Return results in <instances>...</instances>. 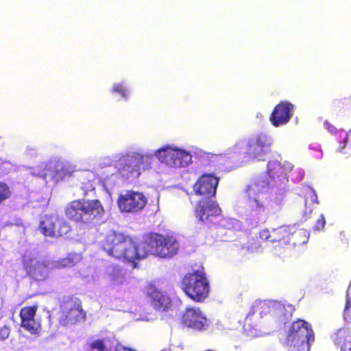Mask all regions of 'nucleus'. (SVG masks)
<instances>
[{"label": "nucleus", "instance_id": "393cba45", "mask_svg": "<svg viewBox=\"0 0 351 351\" xmlns=\"http://www.w3.org/2000/svg\"><path fill=\"white\" fill-rule=\"evenodd\" d=\"M294 229V226H280L276 229H272L273 235H275L278 239L276 241L285 239V237L291 235V231Z\"/></svg>", "mask_w": 351, "mask_h": 351}, {"label": "nucleus", "instance_id": "423d86ee", "mask_svg": "<svg viewBox=\"0 0 351 351\" xmlns=\"http://www.w3.org/2000/svg\"><path fill=\"white\" fill-rule=\"evenodd\" d=\"M81 259V254L78 253H71L66 258L56 262H46L25 256L23 263L30 276L36 280H44L48 277L51 269L53 268L73 267L79 263Z\"/></svg>", "mask_w": 351, "mask_h": 351}, {"label": "nucleus", "instance_id": "4c0bfd02", "mask_svg": "<svg viewBox=\"0 0 351 351\" xmlns=\"http://www.w3.org/2000/svg\"><path fill=\"white\" fill-rule=\"evenodd\" d=\"M27 150L28 152H29L30 154H34L36 152V150L34 147H27Z\"/></svg>", "mask_w": 351, "mask_h": 351}, {"label": "nucleus", "instance_id": "20e7f679", "mask_svg": "<svg viewBox=\"0 0 351 351\" xmlns=\"http://www.w3.org/2000/svg\"><path fill=\"white\" fill-rule=\"evenodd\" d=\"M280 341L292 351H309L314 341V332L308 323L298 319L288 328Z\"/></svg>", "mask_w": 351, "mask_h": 351}, {"label": "nucleus", "instance_id": "72a5a7b5", "mask_svg": "<svg viewBox=\"0 0 351 351\" xmlns=\"http://www.w3.org/2000/svg\"><path fill=\"white\" fill-rule=\"evenodd\" d=\"M82 189L85 191V193H86L88 191H91L94 190V186L92 182H88L87 184H85V183L82 182Z\"/></svg>", "mask_w": 351, "mask_h": 351}, {"label": "nucleus", "instance_id": "aec40b11", "mask_svg": "<svg viewBox=\"0 0 351 351\" xmlns=\"http://www.w3.org/2000/svg\"><path fill=\"white\" fill-rule=\"evenodd\" d=\"M105 276L114 285H121L126 280L124 271L117 266H108L106 269Z\"/></svg>", "mask_w": 351, "mask_h": 351}, {"label": "nucleus", "instance_id": "ddd939ff", "mask_svg": "<svg viewBox=\"0 0 351 351\" xmlns=\"http://www.w3.org/2000/svg\"><path fill=\"white\" fill-rule=\"evenodd\" d=\"M85 317L86 314L80 303L76 300H69L64 302L62 306L59 322L61 325L66 326L84 321Z\"/></svg>", "mask_w": 351, "mask_h": 351}, {"label": "nucleus", "instance_id": "bb28decb", "mask_svg": "<svg viewBox=\"0 0 351 351\" xmlns=\"http://www.w3.org/2000/svg\"><path fill=\"white\" fill-rule=\"evenodd\" d=\"M260 237L263 240L269 241L271 242H274L278 239L275 235H273L272 230L269 231L268 230H263L261 231Z\"/></svg>", "mask_w": 351, "mask_h": 351}, {"label": "nucleus", "instance_id": "f8f14e48", "mask_svg": "<svg viewBox=\"0 0 351 351\" xmlns=\"http://www.w3.org/2000/svg\"><path fill=\"white\" fill-rule=\"evenodd\" d=\"M40 229L45 236L61 237L69 232L70 227L63 218L51 215L44 217L40 221Z\"/></svg>", "mask_w": 351, "mask_h": 351}, {"label": "nucleus", "instance_id": "412c9836", "mask_svg": "<svg viewBox=\"0 0 351 351\" xmlns=\"http://www.w3.org/2000/svg\"><path fill=\"white\" fill-rule=\"evenodd\" d=\"M255 316V319H257L258 317V314L257 311L253 313L252 308L248 313L246 316L245 324L243 326V329L247 335L250 337H258L261 335V331L257 328V326H253L252 321L253 319V317Z\"/></svg>", "mask_w": 351, "mask_h": 351}, {"label": "nucleus", "instance_id": "a19ab883", "mask_svg": "<svg viewBox=\"0 0 351 351\" xmlns=\"http://www.w3.org/2000/svg\"><path fill=\"white\" fill-rule=\"evenodd\" d=\"M350 289H351V287H350L348 288V292H350Z\"/></svg>", "mask_w": 351, "mask_h": 351}, {"label": "nucleus", "instance_id": "e433bc0d", "mask_svg": "<svg viewBox=\"0 0 351 351\" xmlns=\"http://www.w3.org/2000/svg\"><path fill=\"white\" fill-rule=\"evenodd\" d=\"M115 351H133V350H131V349H129V348H127L119 346H117L116 348Z\"/></svg>", "mask_w": 351, "mask_h": 351}, {"label": "nucleus", "instance_id": "9d476101", "mask_svg": "<svg viewBox=\"0 0 351 351\" xmlns=\"http://www.w3.org/2000/svg\"><path fill=\"white\" fill-rule=\"evenodd\" d=\"M73 172L70 165L58 160H52L39 165L34 169L32 173L45 180L47 182H58Z\"/></svg>", "mask_w": 351, "mask_h": 351}, {"label": "nucleus", "instance_id": "c85d7f7f", "mask_svg": "<svg viewBox=\"0 0 351 351\" xmlns=\"http://www.w3.org/2000/svg\"><path fill=\"white\" fill-rule=\"evenodd\" d=\"M343 316L345 319H346L348 322H351V298L348 299L347 300Z\"/></svg>", "mask_w": 351, "mask_h": 351}, {"label": "nucleus", "instance_id": "58836bf2", "mask_svg": "<svg viewBox=\"0 0 351 351\" xmlns=\"http://www.w3.org/2000/svg\"><path fill=\"white\" fill-rule=\"evenodd\" d=\"M86 173H87L88 176H90V177H93V173H92L91 172H86Z\"/></svg>", "mask_w": 351, "mask_h": 351}, {"label": "nucleus", "instance_id": "a211bd4d", "mask_svg": "<svg viewBox=\"0 0 351 351\" xmlns=\"http://www.w3.org/2000/svg\"><path fill=\"white\" fill-rule=\"evenodd\" d=\"M220 213V208L213 200L202 199L199 201L195 209L197 218L203 222L211 221L215 217L219 215Z\"/></svg>", "mask_w": 351, "mask_h": 351}, {"label": "nucleus", "instance_id": "c756f323", "mask_svg": "<svg viewBox=\"0 0 351 351\" xmlns=\"http://www.w3.org/2000/svg\"><path fill=\"white\" fill-rule=\"evenodd\" d=\"M326 220L324 215L321 214L319 217L317 219L316 223L314 226L315 230H320L324 228Z\"/></svg>", "mask_w": 351, "mask_h": 351}, {"label": "nucleus", "instance_id": "ea45409f", "mask_svg": "<svg viewBox=\"0 0 351 351\" xmlns=\"http://www.w3.org/2000/svg\"><path fill=\"white\" fill-rule=\"evenodd\" d=\"M302 173V177H303V176H304V171H302V173ZM302 178H301V179H302Z\"/></svg>", "mask_w": 351, "mask_h": 351}, {"label": "nucleus", "instance_id": "1a4fd4ad", "mask_svg": "<svg viewBox=\"0 0 351 351\" xmlns=\"http://www.w3.org/2000/svg\"><path fill=\"white\" fill-rule=\"evenodd\" d=\"M182 287L189 298L197 302L206 298L209 293L208 282L201 270L187 274L182 280Z\"/></svg>", "mask_w": 351, "mask_h": 351}, {"label": "nucleus", "instance_id": "b1692460", "mask_svg": "<svg viewBox=\"0 0 351 351\" xmlns=\"http://www.w3.org/2000/svg\"><path fill=\"white\" fill-rule=\"evenodd\" d=\"M291 235L292 237L293 243L294 245H300L306 243L308 239V232L304 230H295L294 229L291 231Z\"/></svg>", "mask_w": 351, "mask_h": 351}, {"label": "nucleus", "instance_id": "a878e982", "mask_svg": "<svg viewBox=\"0 0 351 351\" xmlns=\"http://www.w3.org/2000/svg\"><path fill=\"white\" fill-rule=\"evenodd\" d=\"M11 196V191L9 186L0 182V204L5 199L10 198Z\"/></svg>", "mask_w": 351, "mask_h": 351}, {"label": "nucleus", "instance_id": "0eeeda50", "mask_svg": "<svg viewBox=\"0 0 351 351\" xmlns=\"http://www.w3.org/2000/svg\"><path fill=\"white\" fill-rule=\"evenodd\" d=\"M65 213L68 218L75 221L90 223L101 218L104 209L97 199H77L67 204Z\"/></svg>", "mask_w": 351, "mask_h": 351}, {"label": "nucleus", "instance_id": "6ab92c4d", "mask_svg": "<svg viewBox=\"0 0 351 351\" xmlns=\"http://www.w3.org/2000/svg\"><path fill=\"white\" fill-rule=\"evenodd\" d=\"M147 295L154 308L158 311H167L171 305L170 298L165 292L154 287L149 289Z\"/></svg>", "mask_w": 351, "mask_h": 351}, {"label": "nucleus", "instance_id": "5701e85b", "mask_svg": "<svg viewBox=\"0 0 351 351\" xmlns=\"http://www.w3.org/2000/svg\"><path fill=\"white\" fill-rule=\"evenodd\" d=\"M111 92L119 94L124 100H128L130 95V90L125 81L114 83L112 85Z\"/></svg>", "mask_w": 351, "mask_h": 351}, {"label": "nucleus", "instance_id": "dca6fc26", "mask_svg": "<svg viewBox=\"0 0 351 351\" xmlns=\"http://www.w3.org/2000/svg\"><path fill=\"white\" fill-rule=\"evenodd\" d=\"M293 114V106L287 101H283L277 105L269 119L273 125L279 127L287 124Z\"/></svg>", "mask_w": 351, "mask_h": 351}, {"label": "nucleus", "instance_id": "473e14b6", "mask_svg": "<svg viewBox=\"0 0 351 351\" xmlns=\"http://www.w3.org/2000/svg\"><path fill=\"white\" fill-rule=\"evenodd\" d=\"M346 334V330H340L337 334V338L335 339V343L337 344H339L341 343V339L344 337Z\"/></svg>", "mask_w": 351, "mask_h": 351}, {"label": "nucleus", "instance_id": "f3484780", "mask_svg": "<svg viewBox=\"0 0 351 351\" xmlns=\"http://www.w3.org/2000/svg\"><path fill=\"white\" fill-rule=\"evenodd\" d=\"M36 306L24 307L21 310V326L31 334H38L41 330L40 321L35 319Z\"/></svg>", "mask_w": 351, "mask_h": 351}, {"label": "nucleus", "instance_id": "7ed1b4c3", "mask_svg": "<svg viewBox=\"0 0 351 351\" xmlns=\"http://www.w3.org/2000/svg\"><path fill=\"white\" fill-rule=\"evenodd\" d=\"M154 156L160 163L174 169L185 167L192 162L191 155L186 150L173 145H166L154 153L126 151L121 155L116 167L121 177L134 179L141 175V171L152 169Z\"/></svg>", "mask_w": 351, "mask_h": 351}, {"label": "nucleus", "instance_id": "c9c22d12", "mask_svg": "<svg viewBox=\"0 0 351 351\" xmlns=\"http://www.w3.org/2000/svg\"><path fill=\"white\" fill-rule=\"evenodd\" d=\"M351 136V129H350V130L348 131V132L346 134V137H345V138H344V139H343V147H341V148L339 149V151L340 152H343V149L346 147V144H347L348 141V138H349V136Z\"/></svg>", "mask_w": 351, "mask_h": 351}, {"label": "nucleus", "instance_id": "cd10ccee", "mask_svg": "<svg viewBox=\"0 0 351 351\" xmlns=\"http://www.w3.org/2000/svg\"><path fill=\"white\" fill-rule=\"evenodd\" d=\"M90 347L93 350H95L97 351H107L106 346L102 340H95L94 341Z\"/></svg>", "mask_w": 351, "mask_h": 351}, {"label": "nucleus", "instance_id": "6e6552de", "mask_svg": "<svg viewBox=\"0 0 351 351\" xmlns=\"http://www.w3.org/2000/svg\"><path fill=\"white\" fill-rule=\"evenodd\" d=\"M252 311H257L259 318L265 317L270 324H280L291 317L292 308L276 301H257Z\"/></svg>", "mask_w": 351, "mask_h": 351}, {"label": "nucleus", "instance_id": "4468645a", "mask_svg": "<svg viewBox=\"0 0 351 351\" xmlns=\"http://www.w3.org/2000/svg\"><path fill=\"white\" fill-rule=\"evenodd\" d=\"M182 319L186 326L199 331L206 330L210 324L205 313L197 307L187 308Z\"/></svg>", "mask_w": 351, "mask_h": 351}, {"label": "nucleus", "instance_id": "f257e3e1", "mask_svg": "<svg viewBox=\"0 0 351 351\" xmlns=\"http://www.w3.org/2000/svg\"><path fill=\"white\" fill-rule=\"evenodd\" d=\"M293 165L288 162L283 163L277 160H271L267 163V176L256 178L245 191L244 202L246 213L249 217L256 222L264 221L267 216L265 199L269 191L275 193L276 197L275 211L280 208L282 195L288 182L287 173L293 169Z\"/></svg>", "mask_w": 351, "mask_h": 351}, {"label": "nucleus", "instance_id": "39448f33", "mask_svg": "<svg viewBox=\"0 0 351 351\" xmlns=\"http://www.w3.org/2000/svg\"><path fill=\"white\" fill-rule=\"evenodd\" d=\"M272 144V138L267 134L261 132L249 138L246 143L242 141L237 142L233 147L227 150V154H241L246 146L245 154L249 159L264 161L266 156L270 152Z\"/></svg>", "mask_w": 351, "mask_h": 351}, {"label": "nucleus", "instance_id": "f03ea898", "mask_svg": "<svg viewBox=\"0 0 351 351\" xmlns=\"http://www.w3.org/2000/svg\"><path fill=\"white\" fill-rule=\"evenodd\" d=\"M102 247L108 255L132 263L148 254L171 257L177 253L179 244L174 237L160 234H153L145 241L136 243L122 233L110 231L102 241Z\"/></svg>", "mask_w": 351, "mask_h": 351}, {"label": "nucleus", "instance_id": "4be33fe9", "mask_svg": "<svg viewBox=\"0 0 351 351\" xmlns=\"http://www.w3.org/2000/svg\"><path fill=\"white\" fill-rule=\"evenodd\" d=\"M303 190L305 194L304 198L306 206V209L304 211V214L305 216H308L313 212V208L311 206L314 203L318 204V199L316 192L313 188L308 186H305L303 187Z\"/></svg>", "mask_w": 351, "mask_h": 351}, {"label": "nucleus", "instance_id": "7c9ffc66", "mask_svg": "<svg viewBox=\"0 0 351 351\" xmlns=\"http://www.w3.org/2000/svg\"><path fill=\"white\" fill-rule=\"evenodd\" d=\"M10 330L8 327L4 326L0 328V339L4 340L10 335Z\"/></svg>", "mask_w": 351, "mask_h": 351}, {"label": "nucleus", "instance_id": "2eb2a0df", "mask_svg": "<svg viewBox=\"0 0 351 351\" xmlns=\"http://www.w3.org/2000/svg\"><path fill=\"white\" fill-rule=\"evenodd\" d=\"M219 178L211 173L202 175L193 186L196 194L214 196L216 193Z\"/></svg>", "mask_w": 351, "mask_h": 351}, {"label": "nucleus", "instance_id": "9b49d317", "mask_svg": "<svg viewBox=\"0 0 351 351\" xmlns=\"http://www.w3.org/2000/svg\"><path fill=\"white\" fill-rule=\"evenodd\" d=\"M147 204V197L143 193L133 190L121 193L117 200L119 210L126 213H137L143 210Z\"/></svg>", "mask_w": 351, "mask_h": 351}, {"label": "nucleus", "instance_id": "2f4dec72", "mask_svg": "<svg viewBox=\"0 0 351 351\" xmlns=\"http://www.w3.org/2000/svg\"><path fill=\"white\" fill-rule=\"evenodd\" d=\"M340 351H351V337H347L341 346Z\"/></svg>", "mask_w": 351, "mask_h": 351}, {"label": "nucleus", "instance_id": "f704fd0d", "mask_svg": "<svg viewBox=\"0 0 351 351\" xmlns=\"http://www.w3.org/2000/svg\"><path fill=\"white\" fill-rule=\"evenodd\" d=\"M325 128L328 130L329 132L331 134H335L337 132V129L332 125H330L328 122H325L324 123Z\"/></svg>", "mask_w": 351, "mask_h": 351}]
</instances>
